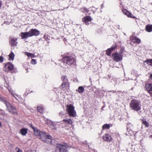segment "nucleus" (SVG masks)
<instances>
[{
	"mask_svg": "<svg viewBox=\"0 0 152 152\" xmlns=\"http://www.w3.org/2000/svg\"><path fill=\"white\" fill-rule=\"evenodd\" d=\"M0 101L3 102L6 105L7 110L12 114L17 113V109L15 106H12L7 100L5 98L0 96Z\"/></svg>",
	"mask_w": 152,
	"mask_h": 152,
	"instance_id": "nucleus-1",
	"label": "nucleus"
},
{
	"mask_svg": "<svg viewBox=\"0 0 152 152\" xmlns=\"http://www.w3.org/2000/svg\"><path fill=\"white\" fill-rule=\"evenodd\" d=\"M129 105L132 110L136 112L139 111L141 108L142 105L140 102L137 100L133 99L131 100Z\"/></svg>",
	"mask_w": 152,
	"mask_h": 152,
	"instance_id": "nucleus-2",
	"label": "nucleus"
},
{
	"mask_svg": "<svg viewBox=\"0 0 152 152\" xmlns=\"http://www.w3.org/2000/svg\"><path fill=\"white\" fill-rule=\"evenodd\" d=\"M62 61L68 65H71L75 62V60L72 56H66L63 58Z\"/></svg>",
	"mask_w": 152,
	"mask_h": 152,
	"instance_id": "nucleus-3",
	"label": "nucleus"
},
{
	"mask_svg": "<svg viewBox=\"0 0 152 152\" xmlns=\"http://www.w3.org/2000/svg\"><path fill=\"white\" fill-rule=\"evenodd\" d=\"M67 111L70 116L75 117L76 115V112L75 110L74 107L71 104L67 105Z\"/></svg>",
	"mask_w": 152,
	"mask_h": 152,
	"instance_id": "nucleus-4",
	"label": "nucleus"
},
{
	"mask_svg": "<svg viewBox=\"0 0 152 152\" xmlns=\"http://www.w3.org/2000/svg\"><path fill=\"white\" fill-rule=\"evenodd\" d=\"M57 147L60 152H66V149L68 146L66 143H64V145L58 144H57Z\"/></svg>",
	"mask_w": 152,
	"mask_h": 152,
	"instance_id": "nucleus-5",
	"label": "nucleus"
},
{
	"mask_svg": "<svg viewBox=\"0 0 152 152\" xmlns=\"http://www.w3.org/2000/svg\"><path fill=\"white\" fill-rule=\"evenodd\" d=\"M61 80L62 81V83L61 85L60 86V88H63L67 86H68L69 84V83L68 82V79L67 77L66 76H63L61 77Z\"/></svg>",
	"mask_w": 152,
	"mask_h": 152,
	"instance_id": "nucleus-6",
	"label": "nucleus"
},
{
	"mask_svg": "<svg viewBox=\"0 0 152 152\" xmlns=\"http://www.w3.org/2000/svg\"><path fill=\"white\" fill-rule=\"evenodd\" d=\"M17 38L11 37H10L9 39V44L10 45L13 47H15L17 46L18 42Z\"/></svg>",
	"mask_w": 152,
	"mask_h": 152,
	"instance_id": "nucleus-7",
	"label": "nucleus"
},
{
	"mask_svg": "<svg viewBox=\"0 0 152 152\" xmlns=\"http://www.w3.org/2000/svg\"><path fill=\"white\" fill-rule=\"evenodd\" d=\"M112 56L113 59L117 62L121 61L122 59V56L117 53H113L112 54Z\"/></svg>",
	"mask_w": 152,
	"mask_h": 152,
	"instance_id": "nucleus-8",
	"label": "nucleus"
},
{
	"mask_svg": "<svg viewBox=\"0 0 152 152\" xmlns=\"http://www.w3.org/2000/svg\"><path fill=\"white\" fill-rule=\"evenodd\" d=\"M28 32L30 37L33 36H37L40 34L39 31L36 29H30Z\"/></svg>",
	"mask_w": 152,
	"mask_h": 152,
	"instance_id": "nucleus-9",
	"label": "nucleus"
},
{
	"mask_svg": "<svg viewBox=\"0 0 152 152\" xmlns=\"http://www.w3.org/2000/svg\"><path fill=\"white\" fill-rule=\"evenodd\" d=\"M14 67L12 64L9 62L6 64L4 67L3 69L4 71L7 72L9 70H12Z\"/></svg>",
	"mask_w": 152,
	"mask_h": 152,
	"instance_id": "nucleus-10",
	"label": "nucleus"
},
{
	"mask_svg": "<svg viewBox=\"0 0 152 152\" xmlns=\"http://www.w3.org/2000/svg\"><path fill=\"white\" fill-rule=\"evenodd\" d=\"M92 19L90 16H87L84 17L82 20L85 23V24L87 25H88L89 23L88 22H90L92 20Z\"/></svg>",
	"mask_w": 152,
	"mask_h": 152,
	"instance_id": "nucleus-11",
	"label": "nucleus"
},
{
	"mask_svg": "<svg viewBox=\"0 0 152 152\" xmlns=\"http://www.w3.org/2000/svg\"><path fill=\"white\" fill-rule=\"evenodd\" d=\"M122 12L124 14L127 15L128 17L133 18H135L136 17L133 16L132 14L128 11L124 9L122 10Z\"/></svg>",
	"mask_w": 152,
	"mask_h": 152,
	"instance_id": "nucleus-12",
	"label": "nucleus"
},
{
	"mask_svg": "<svg viewBox=\"0 0 152 152\" xmlns=\"http://www.w3.org/2000/svg\"><path fill=\"white\" fill-rule=\"evenodd\" d=\"M104 140L107 142H110L112 140V138L110 135L109 134H105L103 136Z\"/></svg>",
	"mask_w": 152,
	"mask_h": 152,
	"instance_id": "nucleus-13",
	"label": "nucleus"
},
{
	"mask_svg": "<svg viewBox=\"0 0 152 152\" xmlns=\"http://www.w3.org/2000/svg\"><path fill=\"white\" fill-rule=\"evenodd\" d=\"M19 35L20 36L21 38L23 39H26L29 37H30L28 31L27 32H21Z\"/></svg>",
	"mask_w": 152,
	"mask_h": 152,
	"instance_id": "nucleus-14",
	"label": "nucleus"
},
{
	"mask_svg": "<svg viewBox=\"0 0 152 152\" xmlns=\"http://www.w3.org/2000/svg\"><path fill=\"white\" fill-rule=\"evenodd\" d=\"M116 45H113L110 48L106 50V54L107 56H110L111 54V52L116 48Z\"/></svg>",
	"mask_w": 152,
	"mask_h": 152,
	"instance_id": "nucleus-15",
	"label": "nucleus"
},
{
	"mask_svg": "<svg viewBox=\"0 0 152 152\" xmlns=\"http://www.w3.org/2000/svg\"><path fill=\"white\" fill-rule=\"evenodd\" d=\"M39 135L40 139L42 141L45 140L46 137V133L43 132H41Z\"/></svg>",
	"mask_w": 152,
	"mask_h": 152,
	"instance_id": "nucleus-16",
	"label": "nucleus"
},
{
	"mask_svg": "<svg viewBox=\"0 0 152 152\" xmlns=\"http://www.w3.org/2000/svg\"><path fill=\"white\" fill-rule=\"evenodd\" d=\"M131 39L132 41L134 43H136L138 44H140L141 42V40L138 37H134L131 38Z\"/></svg>",
	"mask_w": 152,
	"mask_h": 152,
	"instance_id": "nucleus-17",
	"label": "nucleus"
},
{
	"mask_svg": "<svg viewBox=\"0 0 152 152\" xmlns=\"http://www.w3.org/2000/svg\"><path fill=\"white\" fill-rule=\"evenodd\" d=\"M28 129L26 128H23L20 129V133L23 136H26L28 132Z\"/></svg>",
	"mask_w": 152,
	"mask_h": 152,
	"instance_id": "nucleus-18",
	"label": "nucleus"
},
{
	"mask_svg": "<svg viewBox=\"0 0 152 152\" xmlns=\"http://www.w3.org/2000/svg\"><path fill=\"white\" fill-rule=\"evenodd\" d=\"M145 29L148 32L152 31V25L148 24L145 27Z\"/></svg>",
	"mask_w": 152,
	"mask_h": 152,
	"instance_id": "nucleus-19",
	"label": "nucleus"
},
{
	"mask_svg": "<svg viewBox=\"0 0 152 152\" xmlns=\"http://www.w3.org/2000/svg\"><path fill=\"white\" fill-rule=\"evenodd\" d=\"M85 91L84 88L82 86H79L76 91L78 92L80 94H82Z\"/></svg>",
	"mask_w": 152,
	"mask_h": 152,
	"instance_id": "nucleus-20",
	"label": "nucleus"
},
{
	"mask_svg": "<svg viewBox=\"0 0 152 152\" xmlns=\"http://www.w3.org/2000/svg\"><path fill=\"white\" fill-rule=\"evenodd\" d=\"M64 124H67L72 125V120L70 119H64L62 121Z\"/></svg>",
	"mask_w": 152,
	"mask_h": 152,
	"instance_id": "nucleus-21",
	"label": "nucleus"
},
{
	"mask_svg": "<svg viewBox=\"0 0 152 152\" xmlns=\"http://www.w3.org/2000/svg\"><path fill=\"white\" fill-rule=\"evenodd\" d=\"M15 54L12 51L9 55V60L10 61H13L14 59Z\"/></svg>",
	"mask_w": 152,
	"mask_h": 152,
	"instance_id": "nucleus-22",
	"label": "nucleus"
},
{
	"mask_svg": "<svg viewBox=\"0 0 152 152\" xmlns=\"http://www.w3.org/2000/svg\"><path fill=\"white\" fill-rule=\"evenodd\" d=\"M145 88L148 91L152 89V84L151 83H147L145 85Z\"/></svg>",
	"mask_w": 152,
	"mask_h": 152,
	"instance_id": "nucleus-23",
	"label": "nucleus"
},
{
	"mask_svg": "<svg viewBox=\"0 0 152 152\" xmlns=\"http://www.w3.org/2000/svg\"><path fill=\"white\" fill-rule=\"evenodd\" d=\"M32 128L34 130L35 135L36 136H39L40 134V133L41 131H39L37 129L34 128V127H32Z\"/></svg>",
	"mask_w": 152,
	"mask_h": 152,
	"instance_id": "nucleus-24",
	"label": "nucleus"
},
{
	"mask_svg": "<svg viewBox=\"0 0 152 152\" xmlns=\"http://www.w3.org/2000/svg\"><path fill=\"white\" fill-rule=\"evenodd\" d=\"M110 127V124H104L102 127L103 130L109 129Z\"/></svg>",
	"mask_w": 152,
	"mask_h": 152,
	"instance_id": "nucleus-25",
	"label": "nucleus"
},
{
	"mask_svg": "<svg viewBox=\"0 0 152 152\" xmlns=\"http://www.w3.org/2000/svg\"><path fill=\"white\" fill-rule=\"evenodd\" d=\"M142 123L146 127H148L149 126V124L146 121V120L145 119H143L142 121Z\"/></svg>",
	"mask_w": 152,
	"mask_h": 152,
	"instance_id": "nucleus-26",
	"label": "nucleus"
},
{
	"mask_svg": "<svg viewBox=\"0 0 152 152\" xmlns=\"http://www.w3.org/2000/svg\"><path fill=\"white\" fill-rule=\"evenodd\" d=\"M145 62L148 65L152 66V59H148L145 61Z\"/></svg>",
	"mask_w": 152,
	"mask_h": 152,
	"instance_id": "nucleus-27",
	"label": "nucleus"
},
{
	"mask_svg": "<svg viewBox=\"0 0 152 152\" xmlns=\"http://www.w3.org/2000/svg\"><path fill=\"white\" fill-rule=\"evenodd\" d=\"M81 11L83 13H88L89 10L85 7H82L81 8Z\"/></svg>",
	"mask_w": 152,
	"mask_h": 152,
	"instance_id": "nucleus-28",
	"label": "nucleus"
},
{
	"mask_svg": "<svg viewBox=\"0 0 152 152\" xmlns=\"http://www.w3.org/2000/svg\"><path fill=\"white\" fill-rule=\"evenodd\" d=\"M25 54L29 57L32 58L34 57V54L28 52H26Z\"/></svg>",
	"mask_w": 152,
	"mask_h": 152,
	"instance_id": "nucleus-29",
	"label": "nucleus"
},
{
	"mask_svg": "<svg viewBox=\"0 0 152 152\" xmlns=\"http://www.w3.org/2000/svg\"><path fill=\"white\" fill-rule=\"evenodd\" d=\"M9 91L10 92H11V94L17 100H18V99H19V97L17 95L13 93L9 89Z\"/></svg>",
	"mask_w": 152,
	"mask_h": 152,
	"instance_id": "nucleus-30",
	"label": "nucleus"
},
{
	"mask_svg": "<svg viewBox=\"0 0 152 152\" xmlns=\"http://www.w3.org/2000/svg\"><path fill=\"white\" fill-rule=\"evenodd\" d=\"M37 109L38 111L41 113H42L43 112V107L42 106H38Z\"/></svg>",
	"mask_w": 152,
	"mask_h": 152,
	"instance_id": "nucleus-31",
	"label": "nucleus"
},
{
	"mask_svg": "<svg viewBox=\"0 0 152 152\" xmlns=\"http://www.w3.org/2000/svg\"><path fill=\"white\" fill-rule=\"evenodd\" d=\"M42 141H44L45 142L48 144H50L51 143V141H50V140H49L48 139H47V138H46L45 139V140H43Z\"/></svg>",
	"mask_w": 152,
	"mask_h": 152,
	"instance_id": "nucleus-32",
	"label": "nucleus"
},
{
	"mask_svg": "<svg viewBox=\"0 0 152 152\" xmlns=\"http://www.w3.org/2000/svg\"><path fill=\"white\" fill-rule=\"evenodd\" d=\"M51 138L52 137L50 135H47L46 134V138H47V139H48L49 140H50V141H51Z\"/></svg>",
	"mask_w": 152,
	"mask_h": 152,
	"instance_id": "nucleus-33",
	"label": "nucleus"
},
{
	"mask_svg": "<svg viewBox=\"0 0 152 152\" xmlns=\"http://www.w3.org/2000/svg\"><path fill=\"white\" fill-rule=\"evenodd\" d=\"M132 124L130 123H128L127 124V130H128L129 129V128H130L131 126H132Z\"/></svg>",
	"mask_w": 152,
	"mask_h": 152,
	"instance_id": "nucleus-34",
	"label": "nucleus"
},
{
	"mask_svg": "<svg viewBox=\"0 0 152 152\" xmlns=\"http://www.w3.org/2000/svg\"><path fill=\"white\" fill-rule=\"evenodd\" d=\"M31 63L32 64H36L37 61L34 59H32L31 62Z\"/></svg>",
	"mask_w": 152,
	"mask_h": 152,
	"instance_id": "nucleus-35",
	"label": "nucleus"
},
{
	"mask_svg": "<svg viewBox=\"0 0 152 152\" xmlns=\"http://www.w3.org/2000/svg\"><path fill=\"white\" fill-rule=\"evenodd\" d=\"M64 115V111H61L59 113V115L60 116H62Z\"/></svg>",
	"mask_w": 152,
	"mask_h": 152,
	"instance_id": "nucleus-36",
	"label": "nucleus"
},
{
	"mask_svg": "<svg viewBox=\"0 0 152 152\" xmlns=\"http://www.w3.org/2000/svg\"><path fill=\"white\" fill-rule=\"evenodd\" d=\"M4 60L3 57L2 56H0V63H2Z\"/></svg>",
	"mask_w": 152,
	"mask_h": 152,
	"instance_id": "nucleus-37",
	"label": "nucleus"
},
{
	"mask_svg": "<svg viewBox=\"0 0 152 152\" xmlns=\"http://www.w3.org/2000/svg\"><path fill=\"white\" fill-rule=\"evenodd\" d=\"M16 150H17V152H22V150H20L18 148L16 147L15 148Z\"/></svg>",
	"mask_w": 152,
	"mask_h": 152,
	"instance_id": "nucleus-38",
	"label": "nucleus"
},
{
	"mask_svg": "<svg viewBox=\"0 0 152 152\" xmlns=\"http://www.w3.org/2000/svg\"><path fill=\"white\" fill-rule=\"evenodd\" d=\"M150 95L152 96V89L148 91Z\"/></svg>",
	"mask_w": 152,
	"mask_h": 152,
	"instance_id": "nucleus-39",
	"label": "nucleus"
},
{
	"mask_svg": "<svg viewBox=\"0 0 152 152\" xmlns=\"http://www.w3.org/2000/svg\"><path fill=\"white\" fill-rule=\"evenodd\" d=\"M1 110V114L3 115H4L5 114L4 112L2 110Z\"/></svg>",
	"mask_w": 152,
	"mask_h": 152,
	"instance_id": "nucleus-40",
	"label": "nucleus"
},
{
	"mask_svg": "<svg viewBox=\"0 0 152 152\" xmlns=\"http://www.w3.org/2000/svg\"><path fill=\"white\" fill-rule=\"evenodd\" d=\"M123 49L121 50L120 51V53H122L123 52Z\"/></svg>",
	"mask_w": 152,
	"mask_h": 152,
	"instance_id": "nucleus-41",
	"label": "nucleus"
},
{
	"mask_svg": "<svg viewBox=\"0 0 152 152\" xmlns=\"http://www.w3.org/2000/svg\"><path fill=\"white\" fill-rule=\"evenodd\" d=\"M150 78L151 79H152V74L150 75Z\"/></svg>",
	"mask_w": 152,
	"mask_h": 152,
	"instance_id": "nucleus-42",
	"label": "nucleus"
},
{
	"mask_svg": "<svg viewBox=\"0 0 152 152\" xmlns=\"http://www.w3.org/2000/svg\"><path fill=\"white\" fill-rule=\"evenodd\" d=\"M8 21H5L4 22V23L5 24H8Z\"/></svg>",
	"mask_w": 152,
	"mask_h": 152,
	"instance_id": "nucleus-43",
	"label": "nucleus"
},
{
	"mask_svg": "<svg viewBox=\"0 0 152 152\" xmlns=\"http://www.w3.org/2000/svg\"><path fill=\"white\" fill-rule=\"evenodd\" d=\"M109 92H112L113 93H115L116 92V91H109Z\"/></svg>",
	"mask_w": 152,
	"mask_h": 152,
	"instance_id": "nucleus-44",
	"label": "nucleus"
},
{
	"mask_svg": "<svg viewBox=\"0 0 152 152\" xmlns=\"http://www.w3.org/2000/svg\"><path fill=\"white\" fill-rule=\"evenodd\" d=\"M103 4L102 5V6L101 7V8H103Z\"/></svg>",
	"mask_w": 152,
	"mask_h": 152,
	"instance_id": "nucleus-45",
	"label": "nucleus"
},
{
	"mask_svg": "<svg viewBox=\"0 0 152 152\" xmlns=\"http://www.w3.org/2000/svg\"><path fill=\"white\" fill-rule=\"evenodd\" d=\"M149 137H150L151 138H152V135H150Z\"/></svg>",
	"mask_w": 152,
	"mask_h": 152,
	"instance_id": "nucleus-46",
	"label": "nucleus"
},
{
	"mask_svg": "<svg viewBox=\"0 0 152 152\" xmlns=\"http://www.w3.org/2000/svg\"><path fill=\"white\" fill-rule=\"evenodd\" d=\"M56 88H54V91H56Z\"/></svg>",
	"mask_w": 152,
	"mask_h": 152,
	"instance_id": "nucleus-47",
	"label": "nucleus"
},
{
	"mask_svg": "<svg viewBox=\"0 0 152 152\" xmlns=\"http://www.w3.org/2000/svg\"><path fill=\"white\" fill-rule=\"evenodd\" d=\"M52 126H53V129H55V127H54V126L53 125H52Z\"/></svg>",
	"mask_w": 152,
	"mask_h": 152,
	"instance_id": "nucleus-48",
	"label": "nucleus"
}]
</instances>
